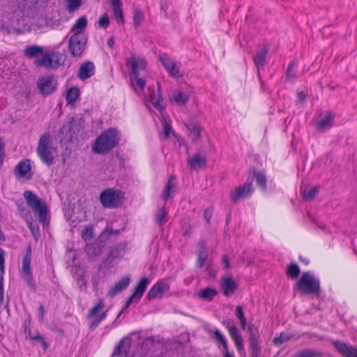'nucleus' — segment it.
<instances>
[{
    "mask_svg": "<svg viewBox=\"0 0 357 357\" xmlns=\"http://www.w3.org/2000/svg\"><path fill=\"white\" fill-rule=\"evenodd\" d=\"M190 132V137L193 142H197L200 138L202 128L197 122H189L185 124Z\"/></svg>",
    "mask_w": 357,
    "mask_h": 357,
    "instance_id": "nucleus-27",
    "label": "nucleus"
},
{
    "mask_svg": "<svg viewBox=\"0 0 357 357\" xmlns=\"http://www.w3.org/2000/svg\"><path fill=\"white\" fill-rule=\"evenodd\" d=\"M198 259L197 266L199 268H202L208 258V250L206 248V242L204 240H200L198 243Z\"/></svg>",
    "mask_w": 357,
    "mask_h": 357,
    "instance_id": "nucleus-23",
    "label": "nucleus"
},
{
    "mask_svg": "<svg viewBox=\"0 0 357 357\" xmlns=\"http://www.w3.org/2000/svg\"><path fill=\"white\" fill-rule=\"evenodd\" d=\"M158 56L162 65L165 67L170 76L174 78H179L183 76V74L181 73L180 71L181 67V62L175 61L165 53H160Z\"/></svg>",
    "mask_w": 357,
    "mask_h": 357,
    "instance_id": "nucleus-8",
    "label": "nucleus"
},
{
    "mask_svg": "<svg viewBox=\"0 0 357 357\" xmlns=\"http://www.w3.org/2000/svg\"><path fill=\"white\" fill-rule=\"evenodd\" d=\"M107 316L106 312H102L100 315L94 317L93 318V321H91L90 324V328L91 329H94L100 324V323L105 319Z\"/></svg>",
    "mask_w": 357,
    "mask_h": 357,
    "instance_id": "nucleus-49",
    "label": "nucleus"
},
{
    "mask_svg": "<svg viewBox=\"0 0 357 357\" xmlns=\"http://www.w3.org/2000/svg\"><path fill=\"white\" fill-rule=\"evenodd\" d=\"M300 273V268L296 263H292L288 265L286 273L289 278L296 279L298 277Z\"/></svg>",
    "mask_w": 357,
    "mask_h": 357,
    "instance_id": "nucleus-41",
    "label": "nucleus"
},
{
    "mask_svg": "<svg viewBox=\"0 0 357 357\" xmlns=\"http://www.w3.org/2000/svg\"><path fill=\"white\" fill-rule=\"evenodd\" d=\"M31 248L29 245L22 259L21 275L26 273H31Z\"/></svg>",
    "mask_w": 357,
    "mask_h": 357,
    "instance_id": "nucleus-28",
    "label": "nucleus"
},
{
    "mask_svg": "<svg viewBox=\"0 0 357 357\" xmlns=\"http://www.w3.org/2000/svg\"><path fill=\"white\" fill-rule=\"evenodd\" d=\"M218 294V291L215 289L207 287L200 291L199 296L202 300L211 301Z\"/></svg>",
    "mask_w": 357,
    "mask_h": 357,
    "instance_id": "nucleus-32",
    "label": "nucleus"
},
{
    "mask_svg": "<svg viewBox=\"0 0 357 357\" xmlns=\"http://www.w3.org/2000/svg\"><path fill=\"white\" fill-rule=\"evenodd\" d=\"M24 280L28 288L30 291H35L36 289V282L31 273H26L21 275Z\"/></svg>",
    "mask_w": 357,
    "mask_h": 357,
    "instance_id": "nucleus-44",
    "label": "nucleus"
},
{
    "mask_svg": "<svg viewBox=\"0 0 357 357\" xmlns=\"http://www.w3.org/2000/svg\"><path fill=\"white\" fill-rule=\"evenodd\" d=\"M66 8L69 13H74L80 7L82 0H67Z\"/></svg>",
    "mask_w": 357,
    "mask_h": 357,
    "instance_id": "nucleus-48",
    "label": "nucleus"
},
{
    "mask_svg": "<svg viewBox=\"0 0 357 357\" xmlns=\"http://www.w3.org/2000/svg\"><path fill=\"white\" fill-rule=\"evenodd\" d=\"M87 19L85 16L80 17L76 20L75 23L71 28V32L73 33L76 31H82L86 27Z\"/></svg>",
    "mask_w": 357,
    "mask_h": 357,
    "instance_id": "nucleus-40",
    "label": "nucleus"
},
{
    "mask_svg": "<svg viewBox=\"0 0 357 357\" xmlns=\"http://www.w3.org/2000/svg\"><path fill=\"white\" fill-rule=\"evenodd\" d=\"M250 176L255 178L257 184L264 190L266 189V176L264 171L257 170L252 167L250 169Z\"/></svg>",
    "mask_w": 357,
    "mask_h": 357,
    "instance_id": "nucleus-22",
    "label": "nucleus"
},
{
    "mask_svg": "<svg viewBox=\"0 0 357 357\" xmlns=\"http://www.w3.org/2000/svg\"><path fill=\"white\" fill-rule=\"evenodd\" d=\"M170 289L169 284L163 281H158L149 291L146 298L149 301H152L156 298H161L165 291H169Z\"/></svg>",
    "mask_w": 357,
    "mask_h": 357,
    "instance_id": "nucleus-15",
    "label": "nucleus"
},
{
    "mask_svg": "<svg viewBox=\"0 0 357 357\" xmlns=\"http://www.w3.org/2000/svg\"><path fill=\"white\" fill-rule=\"evenodd\" d=\"M294 288L295 291H298L302 295H319L320 281L315 278L310 272H304Z\"/></svg>",
    "mask_w": 357,
    "mask_h": 357,
    "instance_id": "nucleus-2",
    "label": "nucleus"
},
{
    "mask_svg": "<svg viewBox=\"0 0 357 357\" xmlns=\"http://www.w3.org/2000/svg\"><path fill=\"white\" fill-rule=\"evenodd\" d=\"M94 73L95 66L93 63L91 61H86L80 66L78 71V77L82 80H85L92 77Z\"/></svg>",
    "mask_w": 357,
    "mask_h": 357,
    "instance_id": "nucleus-20",
    "label": "nucleus"
},
{
    "mask_svg": "<svg viewBox=\"0 0 357 357\" xmlns=\"http://www.w3.org/2000/svg\"><path fill=\"white\" fill-rule=\"evenodd\" d=\"M5 144L2 138L0 137V168L2 167L5 159Z\"/></svg>",
    "mask_w": 357,
    "mask_h": 357,
    "instance_id": "nucleus-53",
    "label": "nucleus"
},
{
    "mask_svg": "<svg viewBox=\"0 0 357 357\" xmlns=\"http://www.w3.org/2000/svg\"><path fill=\"white\" fill-rule=\"evenodd\" d=\"M175 179H176V177L174 175H172L169 178V179L165 185V187L161 194V197L163 200L167 201L168 199L173 197L172 196V193L174 192V191L172 190V188L174 187H175V185L174 183V181Z\"/></svg>",
    "mask_w": 357,
    "mask_h": 357,
    "instance_id": "nucleus-31",
    "label": "nucleus"
},
{
    "mask_svg": "<svg viewBox=\"0 0 357 357\" xmlns=\"http://www.w3.org/2000/svg\"><path fill=\"white\" fill-rule=\"evenodd\" d=\"M294 337V335L287 333L282 332L278 337H274L273 342L275 346H280L283 343Z\"/></svg>",
    "mask_w": 357,
    "mask_h": 357,
    "instance_id": "nucleus-38",
    "label": "nucleus"
},
{
    "mask_svg": "<svg viewBox=\"0 0 357 357\" xmlns=\"http://www.w3.org/2000/svg\"><path fill=\"white\" fill-rule=\"evenodd\" d=\"M168 212L165 207L158 208L155 215L156 223L160 226L163 225L167 221L166 218Z\"/></svg>",
    "mask_w": 357,
    "mask_h": 357,
    "instance_id": "nucleus-39",
    "label": "nucleus"
},
{
    "mask_svg": "<svg viewBox=\"0 0 357 357\" xmlns=\"http://www.w3.org/2000/svg\"><path fill=\"white\" fill-rule=\"evenodd\" d=\"M87 38L83 31H76L70 36L69 40V51L75 56H80L86 48Z\"/></svg>",
    "mask_w": 357,
    "mask_h": 357,
    "instance_id": "nucleus-6",
    "label": "nucleus"
},
{
    "mask_svg": "<svg viewBox=\"0 0 357 357\" xmlns=\"http://www.w3.org/2000/svg\"><path fill=\"white\" fill-rule=\"evenodd\" d=\"M173 99L178 105H184L188 101L189 97L185 93L179 91L174 95Z\"/></svg>",
    "mask_w": 357,
    "mask_h": 357,
    "instance_id": "nucleus-45",
    "label": "nucleus"
},
{
    "mask_svg": "<svg viewBox=\"0 0 357 357\" xmlns=\"http://www.w3.org/2000/svg\"><path fill=\"white\" fill-rule=\"evenodd\" d=\"M249 345L252 352V357H257L259 352V347L258 346V341L256 335L253 333L251 326H249Z\"/></svg>",
    "mask_w": 357,
    "mask_h": 357,
    "instance_id": "nucleus-30",
    "label": "nucleus"
},
{
    "mask_svg": "<svg viewBox=\"0 0 357 357\" xmlns=\"http://www.w3.org/2000/svg\"><path fill=\"white\" fill-rule=\"evenodd\" d=\"M93 236V228L91 227H86L82 231V238L84 240H89Z\"/></svg>",
    "mask_w": 357,
    "mask_h": 357,
    "instance_id": "nucleus-52",
    "label": "nucleus"
},
{
    "mask_svg": "<svg viewBox=\"0 0 357 357\" xmlns=\"http://www.w3.org/2000/svg\"><path fill=\"white\" fill-rule=\"evenodd\" d=\"M125 198L124 192L114 188L102 190L100 195V202L105 208H118L123 205Z\"/></svg>",
    "mask_w": 357,
    "mask_h": 357,
    "instance_id": "nucleus-4",
    "label": "nucleus"
},
{
    "mask_svg": "<svg viewBox=\"0 0 357 357\" xmlns=\"http://www.w3.org/2000/svg\"><path fill=\"white\" fill-rule=\"evenodd\" d=\"M155 342V338L153 336H150V337L144 338L139 342L142 349L143 351L144 356H146L145 351H149V349H151L153 347Z\"/></svg>",
    "mask_w": 357,
    "mask_h": 357,
    "instance_id": "nucleus-37",
    "label": "nucleus"
},
{
    "mask_svg": "<svg viewBox=\"0 0 357 357\" xmlns=\"http://www.w3.org/2000/svg\"><path fill=\"white\" fill-rule=\"evenodd\" d=\"M298 102H303L305 100L306 95L303 91H298L297 93Z\"/></svg>",
    "mask_w": 357,
    "mask_h": 357,
    "instance_id": "nucleus-62",
    "label": "nucleus"
},
{
    "mask_svg": "<svg viewBox=\"0 0 357 357\" xmlns=\"http://www.w3.org/2000/svg\"><path fill=\"white\" fill-rule=\"evenodd\" d=\"M187 165L191 171L204 169L206 166V158L202 157L200 153H196L193 157L188 158Z\"/></svg>",
    "mask_w": 357,
    "mask_h": 357,
    "instance_id": "nucleus-18",
    "label": "nucleus"
},
{
    "mask_svg": "<svg viewBox=\"0 0 357 357\" xmlns=\"http://www.w3.org/2000/svg\"><path fill=\"white\" fill-rule=\"evenodd\" d=\"M3 276L2 273H0V306L3 303Z\"/></svg>",
    "mask_w": 357,
    "mask_h": 357,
    "instance_id": "nucleus-56",
    "label": "nucleus"
},
{
    "mask_svg": "<svg viewBox=\"0 0 357 357\" xmlns=\"http://www.w3.org/2000/svg\"><path fill=\"white\" fill-rule=\"evenodd\" d=\"M149 98L152 105L160 112H162L165 109V107L162 104L163 98L160 93L159 83L158 84L157 91L155 92L153 91L152 94H149Z\"/></svg>",
    "mask_w": 357,
    "mask_h": 357,
    "instance_id": "nucleus-24",
    "label": "nucleus"
},
{
    "mask_svg": "<svg viewBox=\"0 0 357 357\" xmlns=\"http://www.w3.org/2000/svg\"><path fill=\"white\" fill-rule=\"evenodd\" d=\"M135 79V83L136 85L141 89L144 90V86L146 85V81L143 79L139 77V76H134Z\"/></svg>",
    "mask_w": 357,
    "mask_h": 357,
    "instance_id": "nucleus-59",
    "label": "nucleus"
},
{
    "mask_svg": "<svg viewBox=\"0 0 357 357\" xmlns=\"http://www.w3.org/2000/svg\"><path fill=\"white\" fill-rule=\"evenodd\" d=\"M162 128L165 137H168L172 129L171 125L167 121H164L162 123Z\"/></svg>",
    "mask_w": 357,
    "mask_h": 357,
    "instance_id": "nucleus-57",
    "label": "nucleus"
},
{
    "mask_svg": "<svg viewBox=\"0 0 357 357\" xmlns=\"http://www.w3.org/2000/svg\"><path fill=\"white\" fill-rule=\"evenodd\" d=\"M80 95V91L77 87L70 88L66 94V102L67 105H74L77 98Z\"/></svg>",
    "mask_w": 357,
    "mask_h": 357,
    "instance_id": "nucleus-33",
    "label": "nucleus"
},
{
    "mask_svg": "<svg viewBox=\"0 0 357 357\" xmlns=\"http://www.w3.org/2000/svg\"><path fill=\"white\" fill-rule=\"evenodd\" d=\"M36 84L40 93L47 96L56 90L57 80L53 75L42 77L38 79Z\"/></svg>",
    "mask_w": 357,
    "mask_h": 357,
    "instance_id": "nucleus-10",
    "label": "nucleus"
},
{
    "mask_svg": "<svg viewBox=\"0 0 357 357\" xmlns=\"http://www.w3.org/2000/svg\"><path fill=\"white\" fill-rule=\"evenodd\" d=\"M144 20V15L139 10H135L133 15V21L135 26H138Z\"/></svg>",
    "mask_w": 357,
    "mask_h": 357,
    "instance_id": "nucleus-51",
    "label": "nucleus"
},
{
    "mask_svg": "<svg viewBox=\"0 0 357 357\" xmlns=\"http://www.w3.org/2000/svg\"><path fill=\"white\" fill-rule=\"evenodd\" d=\"M43 49L37 45L28 46L24 50V55L29 58H34L41 54Z\"/></svg>",
    "mask_w": 357,
    "mask_h": 357,
    "instance_id": "nucleus-34",
    "label": "nucleus"
},
{
    "mask_svg": "<svg viewBox=\"0 0 357 357\" xmlns=\"http://www.w3.org/2000/svg\"><path fill=\"white\" fill-rule=\"evenodd\" d=\"M253 192L252 179L247 180L243 185H239L231 192V199L234 203H236L240 199L250 197Z\"/></svg>",
    "mask_w": 357,
    "mask_h": 357,
    "instance_id": "nucleus-9",
    "label": "nucleus"
},
{
    "mask_svg": "<svg viewBox=\"0 0 357 357\" xmlns=\"http://www.w3.org/2000/svg\"><path fill=\"white\" fill-rule=\"evenodd\" d=\"M98 24L99 27L107 29L109 25V18L107 14L102 15L98 20Z\"/></svg>",
    "mask_w": 357,
    "mask_h": 357,
    "instance_id": "nucleus-50",
    "label": "nucleus"
},
{
    "mask_svg": "<svg viewBox=\"0 0 357 357\" xmlns=\"http://www.w3.org/2000/svg\"><path fill=\"white\" fill-rule=\"evenodd\" d=\"M30 324H31V318L29 317V320H25L23 323V328L24 332L25 334H26L29 337L31 335V330L30 328Z\"/></svg>",
    "mask_w": 357,
    "mask_h": 357,
    "instance_id": "nucleus-55",
    "label": "nucleus"
},
{
    "mask_svg": "<svg viewBox=\"0 0 357 357\" xmlns=\"http://www.w3.org/2000/svg\"><path fill=\"white\" fill-rule=\"evenodd\" d=\"M227 328L229 331V335L238 351L243 349V341L239 330L235 325H227Z\"/></svg>",
    "mask_w": 357,
    "mask_h": 357,
    "instance_id": "nucleus-21",
    "label": "nucleus"
},
{
    "mask_svg": "<svg viewBox=\"0 0 357 357\" xmlns=\"http://www.w3.org/2000/svg\"><path fill=\"white\" fill-rule=\"evenodd\" d=\"M213 213V208L212 207H208L205 209L204 212V218L208 224L210 223V220L212 218Z\"/></svg>",
    "mask_w": 357,
    "mask_h": 357,
    "instance_id": "nucleus-54",
    "label": "nucleus"
},
{
    "mask_svg": "<svg viewBox=\"0 0 357 357\" xmlns=\"http://www.w3.org/2000/svg\"><path fill=\"white\" fill-rule=\"evenodd\" d=\"M131 337L126 336L122 338L114 347L112 357H128L131 348Z\"/></svg>",
    "mask_w": 357,
    "mask_h": 357,
    "instance_id": "nucleus-14",
    "label": "nucleus"
},
{
    "mask_svg": "<svg viewBox=\"0 0 357 357\" xmlns=\"http://www.w3.org/2000/svg\"><path fill=\"white\" fill-rule=\"evenodd\" d=\"M319 193V187L315 186L303 192V198L305 200H311L314 199Z\"/></svg>",
    "mask_w": 357,
    "mask_h": 357,
    "instance_id": "nucleus-46",
    "label": "nucleus"
},
{
    "mask_svg": "<svg viewBox=\"0 0 357 357\" xmlns=\"http://www.w3.org/2000/svg\"><path fill=\"white\" fill-rule=\"evenodd\" d=\"M222 262L224 264L225 268H228L229 267V258L227 255L222 256Z\"/></svg>",
    "mask_w": 357,
    "mask_h": 357,
    "instance_id": "nucleus-64",
    "label": "nucleus"
},
{
    "mask_svg": "<svg viewBox=\"0 0 357 357\" xmlns=\"http://www.w3.org/2000/svg\"><path fill=\"white\" fill-rule=\"evenodd\" d=\"M220 286L225 296H232L238 289V284L232 276L223 275L220 279Z\"/></svg>",
    "mask_w": 357,
    "mask_h": 357,
    "instance_id": "nucleus-12",
    "label": "nucleus"
},
{
    "mask_svg": "<svg viewBox=\"0 0 357 357\" xmlns=\"http://www.w3.org/2000/svg\"><path fill=\"white\" fill-rule=\"evenodd\" d=\"M235 315L238 319L241 327L243 330H245L247 326V319L245 316V312L241 306H236L235 309Z\"/></svg>",
    "mask_w": 357,
    "mask_h": 357,
    "instance_id": "nucleus-42",
    "label": "nucleus"
},
{
    "mask_svg": "<svg viewBox=\"0 0 357 357\" xmlns=\"http://www.w3.org/2000/svg\"><path fill=\"white\" fill-rule=\"evenodd\" d=\"M38 312H39V319L40 321H43L44 319V314H45V308L43 305H40L38 307Z\"/></svg>",
    "mask_w": 357,
    "mask_h": 357,
    "instance_id": "nucleus-63",
    "label": "nucleus"
},
{
    "mask_svg": "<svg viewBox=\"0 0 357 357\" xmlns=\"http://www.w3.org/2000/svg\"><path fill=\"white\" fill-rule=\"evenodd\" d=\"M126 242H122L117 243L115 246L111 248L110 255L114 258L120 257L126 250L127 247Z\"/></svg>",
    "mask_w": 357,
    "mask_h": 357,
    "instance_id": "nucleus-35",
    "label": "nucleus"
},
{
    "mask_svg": "<svg viewBox=\"0 0 357 357\" xmlns=\"http://www.w3.org/2000/svg\"><path fill=\"white\" fill-rule=\"evenodd\" d=\"M268 52V49L265 45H264L259 51H257V54L254 58V63L257 67L258 70L264 66Z\"/></svg>",
    "mask_w": 357,
    "mask_h": 357,
    "instance_id": "nucleus-29",
    "label": "nucleus"
},
{
    "mask_svg": "<svg viewBox=\"0 0 357 357\" xmlns=\"http://www.w3.org/2000/svg\"><path fill=\"white\" fill-rule=\"evenodd\" d=\"M133 302H135L136 303H138V302H137V297L135 296L132 294V295L127 299V301H126V303L124 305L123 309H126V308L128 307L131 305V303H133Z\"/></svg>",
    "mask_w": 357,
    "mask_h": 357,
    "instance_id": "nucleus-60",
    "label": "nucleus"
},
{
    "mask_svg": "<svg viewBox=\"0 0 357 357\" xmlns=\"http://www.w3.org/2000/svg\"><path fill=\"white\" fill-rule=\"evenodd\" d=\"M37 66L47 69H56L64 63V58L59 52H52L43 56L41 59L35 61Z\"/></svg>",
    "mask_w": 357,
    "mask_h": 357,
    "instance_id": "nucleus-7",
    "label": "nucleus"
},
{
    "mask_svg": "<svg viewBox=\"0 0 357 357\" xmlns=\"http://www.w3.org/2000/svg\"><path fill=\"white\" fill-rule=\"evenodd\" d=\"M150 282V280L146 277H142L138 282L132 293V294L137 297V302H139L144 295Z\"/></svg>",
    "mask_w": 357,
    "mask_h": 357,
    "instance_id": "nucleus-26",
    "label": "nucleus"
},
{
    "mask_svg": "<svg viewBox=\"0 0 357 357\" xmlns=\"http://www.w3.org/2000/svg\"><path fill=\"white\" fill-rule=\"evenodd\" d=\"M209 334L218 344L219 347L222 348L223 351V357H231L228 351L227 340L225 336L220 332V330H209Z\"/></svg>",
    "mask_w": 357,
    "mask_h": 357,
    "instance_id": "nucleus-16",
    "label": "nucleus"
},
{
    "mask_svg": "<svg viewBox=\"0 0 357 357\" xmlns=\"http://www.w3.org/2000/svg\"><path fill=\"white\" fill-rule=\"evenodd\" d=\"M105 306V303L102 298H100L98 303L91 308L89 312V317L93 318L98 312L102 310Z\"/></svg>",
    "mask_w": 357,
    "mask_h": 357,
    "instance_id": "nucleus-47",
    "label": "nucleus"
},
{
    "mask_svg": "<svg viewBox=\"0 0 357 357\" xmlns=\"http://www.w3.org/2000/svg\"><path fill=\"white\" fill-rule=\"evenodd\" d=\"M15 174L17 179L30 180L33 177L30 160H21L15 167Z\"/></svg>",
    "mask_w": 357,
    "mask_h": 357,
    "instance_id": "nucleus-11",
    "label": "nucleus"
},
{
    "mask_svg": "<svg viewBox=\"0 0 357 357\" xmlns=\"http://www.w3.org/2000/svg\"><path fill=\"white\" fill-rule=\"evenodd\" d=\"M296 63L294 61H291L286 71V78L288 80L295 79L296 78L297 73L296 70Z\"/></svg>",
    "mask_w": 357,
    "mask_h": 357,
    "instance_id": "nucleus-43",
    "label": "nucleus"
},
{
    "mask_svg": "<svg viewBox=\"0 0 357 357\" xmlns=\"http://www.w3.org/2000/svg\"><path fill=\"white\" fill-rule=\"evenodd\" d=\"M111 3L115 20L118 24H123L125 20L123 14L121 0H111Z\"/></svg>",
    "mask_w": 357,
    "mask_h": 357,
    "instance_id": "nucleus-25",
    "label": "nucleus"
},
{
    "mask_svg": "<svg viewBox=\"0 0 357 357\" xmlns=\"http://www.w3.org/2000/svg\"><path fill=\"white\" fill-rule=\"evenodd\" d=\"M334 115L331 112H328L324 118L317 123L316 128L318 130H324L333 121Z\"/></svg>",
    "mask_w": 357,
    "mask_h": 357,
    "instance_id": "nucleus-36",
    "label": "nucleus"
},
{
    "mask_svg": "<svg viewBox=\"0 0 357 357\" xmlns=\"http://www.w3.org/2000/svg\"><path fill=\"white\" fill-rule=\"evenodd\" d=\"M23 196L27 204L31 208L33 211L36 214H38L39 222L45 223L47 216V208L45 202H43L36 195L30 190L24 191Z\"/></svg>",
    "mask_w": 357,
    "mask_h": 357,
    "instance_id": "nucleus-5",
    "label": "nucleus"
},
{
    "mask_svg": "<svg viewBox=\"0 0 357 357\" xmlns=\"http://www.w3.org/2000/svg\"><path fill=\"white\" fill-rule=\"evenodd\" d=\"M296 357H319V356L314 351H312L311 350H306V351H303L301 353H300L299 354H298V356Z\"/></svg>",
    "mask_w": 357,
    "mask_h": 357,
    "instance_id": "nucleus-58",
    "label": "nucleus"
},
{
    "mask_svg": "<svg viewBox=\"0 0 357 357\" xmlns=\"http://www.w3.org/2000/svg\"><path fill=\"white\" fill-rule=\"evenodd\" d=\"M0 269L1 273L4 272V251L0 248Z\"/></svg>",
    "mask_w": 357,
    "mask_h": 357,
    "instance_id": "nucleus-61",
    "label": "nucleus"
},
{
    "mask_svg": "<svg viewBox=\"0 0 357 357\" xmlns=\"http://www.w3.org/2000/svg\"><path fill=\"white\" fill-rule=\"evenodd\" d=\"M50 132H45L39 139L36 153L40 160L47 166L54 162V148Z\"/></svg>",
    "mask_w": 357,
    "mask_h": 357,
    "instance_id": "nucleus-3",
    "label": "nucleus"
},
{
    "mask_svg": "<svg viewBox=\"0 0 357 357\" xmlns=\"http://www.w3.org/2000/svg\"><path fill=\"white\" fill-rule=\"evenodd\" d=\"M130 282V278L128 275L123 276L120 280L116 282L115 284L109 289L107 296L114 298L117 294L126 289Z\"/></svg>",
    "mask_w": 357,
    "mask_h": 357,
    "instance_id": "nucleus-19",
    "label": "nucleus"
},
{
    "mask_svg": "<svg viewBox=\"0 0 357 357\" xmlns=\"http://www.w3.org/2000/svg\"><path fill=\"white\" fill-rule=\"evenodd\" d=\"M126 66L131 70L134 76H139V72L147 66V62L142 57L132 56L126 59Z\"/></svg>",
    "mask_w": 357,
    "mask_h": 357,
    "instance_id": "nucleus-13",
    "label": "nucleus"
},
{
    "mask_svg": "<svg viewBox=\"0 0 357 357\" xmlns=\"http://www.w3.org/2000/svg\"><path fill=\"white\" fill-rule=\"evenodd\" d=\"M119 140L118 130L115 128H109L95 139L92 151L97 154H107L119 145Z\"/></svg>",
    "mask_w": 357,
    "mask_h": 357,
    "instance_id": "nucleus-1",
    "label": "nucleus"
},
{
    "mask_svg": "<svg viewBox=\"0 0 357 357\" xmlns=\"http://www.w3.org/2000/svg\"><path fill=\"white\" fill-rule=\"evenodd\" d=\"M333 344L338 352L344 357H357V345L353 347L346 342L338 340L335 341Z\"/></svg>",
    "mask_w": 357,
    "mask_h": 357,
    "instance_id": "nucleus-17",
    "label": "nucleus"
}]
</instances>
